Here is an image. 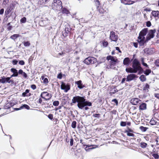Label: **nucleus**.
I'll return each mask as SVG.
<instances>
[{
	"label": "nucleus",
	"mask_w": 159,
	"mask_h": 159,
	"mask_svg": "<svg viewBox=\"0 0 159 159\" xmlns=\"http://www.w3.org/2000/svg\"><path fill=\"white\" fill-rule=\"evenodd\" d=\"M148 31V28H144L139 33L137 41L141 46L146 45V43L154 36V34L155 33L156 30L155 29L151 30L149 31L145 39L144 36L146 35Z\"/></svg>",
	"instance_id": "1"
},
{
	"label": "nucleus",
	"mask_w": 159,
	"mask_h": 159,
	"mask_svg": "<svg viewBox=\"0 0 159 159\" xmlns=\"http://www.w3.org/2000/svg\"><path fill=\"white\" fill-rule=\"evenodd\" d=\"M72 102L73 103L77 102V107L81 109H82L85 106H91L92 105L91 102L86 100L85 96H74L72 100Z\"/></svg>",
	"instance_id": "2"
},
{
	"label": "nucleus",
	"mask_w": 159,
	"mask_h": 159,
	"mask_svg": "<svg viewBox=\"0 0 159 159\" xmlns=\"http://www.w3.org/2000/svg\"><path fill=\"white\" fill-rule=\"evenodd\" d=\"M53 9L56 11H60L62 8V3L60 0H54L52 4Z\"/></svg>",
	"instance_id": "3"
},
{
	"label": "nucleus",
	"mask_w": 159,
	"mask_h": 159,
	"mask_svg": "<svg viewBox=\"0 0 159 159\" xmlns=\"http://www.w3.org/2000/svg\"><path fill=\"white\" fill-rule=\"evenodd\" d=\"M136 66L135 68V73H136L138 71V74L140 75L142 73H143V70L141 66V64L139 61L136 59Z\"/></svg>",
	"instance_id": "4"
},
{
	"label": "nucleus",
	"mask_w": 159,
	"mask_h": 159,
	"mask_svg": "<svg viewBox=\"0 0 159 159\" xmlns=\"http://www.w3.org/2000/svg\"><path fill=\"white\" fill-rule=\"evenodd\" d=\"M136 58L134 59L132 62V68L130 67L126 68L125 69L126 71L128 73H134L135 68L136 66Z\"/></svg>",
	"instance_id": "5"
},
{
	"label": "nucleus",
	"mask_w": 159,
	"mask_h": 159,
	"mask_svg": "<svg viewBox=\"0 0 159 159\" xmlns=\"http://www.w3.org/2000/svg\"><path fill=\"white\" fill-rule=\"evenodd\" d=\"M96 59L92 57H89L86 58L84 61V62L87 65L93 64L96 62Z\"/></svg>",
	"instance_id": "6"
},
{
	"label": "nucleus",
	"mask_w": 159,
	"mask_h": 159,
	"mask_svg": "<svg viewBox=\"0 0 159 159\" xmlns=\"http://www.w3.org/2000/svg\"><path fill=\"white\" fill-rule=\"evenodd\" d=\"M61 89L64 90L65 92H67L70 89V85L68 83L66 84L63 82H61Z\"/></svg>",
	"instance_id": "7"
},
{
	"label": "nucleus",
	"mask_w": 159,
	"mask_h": 159,
	"mask_svg": "<svg viewBox=\"0 0 159 159\" xmlns=\"http://www.w3.org/2000/svg\"><path fill=\"white\" fill-rule=\"evenodd\" d=\"M11 77H5L4 76L2 77V83L4 84L5 83H11V84H13L14 83V80L12 79H11Z\"/></svg>",
	"instance_id": "8"
},
{
	"label": "nucleus",
	"mask_w": 159,
	"mask_h": 159,
	"mask_svg": "<svg viewBox=\"0 0 159 159\" xmlns=\"http://www.w3.org/2000/svg\"><path fill=\"white\" fill-rule=\"evenodd\" d=\"M110 39L111 41L116 42L118 40V36L115 35L114 32L111 31L110 35Z\"/></svg>",
	"instance_id": "9"
},
{
	"label": "nucleus",
	"mask_w": 159,
	"mask_h": 159,
	"mask_svg": "<svg viewBox=\"0 0 159 159\" xmlns=\"http://www.w3.org/2000/svg\"><path fill=\"white\" fill-rule=\"evenodd\" d=\"M137 76L135 74H131L128 75L126 77V81L130 82L133 80L135 78H137Z\"/></svg>",
	"instance_id": "10"
},
{
	"label": "nucleus",
	"mask_w": 159,
	"mask_h": 159,
	"mask_svg": "<svg viewBox=\"0 0 159 159\" xmlns=\"http://www.w3.org/2000/svg\"><path fill=\"white\" fill-rule=\"evenodd\" d=\"M141 101L138 98H132L130 101V102L133 105H136Z\"/></svg>",
	"instance_id": "11"
},
{
	"label": "nucleus",
	"mask_w": 159,
	"mask_h": 159,
	"mask_svg": "<svg viewBox=\"0 0 159 159\" xmlns=\"http://www.w3.org/2000/svg\"><path fill=\"white\" fill-rule=\"evenodd\" d=\"M11 71L13 73V74L11 76V77L12 78L13 77H17L18 76V71L16 69L12 68L11 69Z\"/></svg>",
	"instance_id": "12"
},
{
	"label": "nucleus",
	"mask_w": 159,
	"mask_h": 159,
	"mask_svg": "<svg viewBox=\"0 0 159 159\" xmlns=\"http://www.w3.org/2000/svg\"><path fill=\"white\" fill-rule=\"evenodd\" d=\"M130 62L129 58L128 57H126L123 60V64L127 66H129Z\"/></svg>",
	"instance_id": "13"
},
{
	"label": "nucleus",
	"mask_w": 159,
	"mask_h": 159,
	"mask_svg": "<svg viewBox=\"0 0 159 159\" xmlns=\"http://www.w3.org/2000/svg\"><path fill=\"white\" fill-rule=\"evenodd\" d=\"M40 96L43 98H44L45 96L48 97H50V98L52 97L51 94L46 92H42Z\"/></svg>",
	"instance_id": "14"
},
{
	"label": "nucleus",
	"mask_w": 159,
	"mask_h": 159,
	"mask_svg": "<svg viewBox=\"0 0 159 159\" xmlns=\"http://www.w3.org/2000/svg\"><path fill=\"white\" fill-rule=\"evenodd\" d=\"M75 84L77 85L78 87L80 89L85 87V86L83 85L82 81L80 80L75 82Z\"/></svg>",
	"instance_id": "15"
},
{
	"label": "nucleus",
	"mask_w": 159,
	"mask_h": 159,
	"mask_svg": "<svg viewBox=\"0 0 159 159\" xmlns=\"http://www.w3.org/2000/svg\"><path fill=\"white\" fill-rule=\"evenodd\" d=\"M121 2L125 5H131L134 2L133 1L130 0H121Z\"/></svg>",
	"instance_id": "16"
},
{
	"label": "nucleus",
	"mask_w": 159,
	"mask_h": 159,
	"mask_svg": "<svg viewBox=\"0 0 159 159\" xmlns=\"http://www.w3.org/2000/svg\"><path fill=\"white\" fill-rule=\"evenodd\" d=\"M153 48H146L144 49V52L148 54H152L153 53Z\"/></svg>",
	"instance_id": "17"
},
{
	"label": "nucleus",
	"mask_w": 159,
	"mask_h": 159,
	"mask_svg": "<svg viewBox=\"0 0 159 159\" xmlns=\"http://www.w3.org/2000/svg\"><path fill=\"white\" fill-rule=\"evenodd\" d=\"M107 59L108 60H110L111 61H110V62H116V61H117V59H116V58H115L114 57L111 56H107Z\"/></svg>",
	"instance_id": "18"
},
{
	"label": "nucleus",
	"mask_w": 159,
	"mask_h": 159,
	"mask_svg": "<svg viewBox=\"0 0 159 159\" xmlns=\"http://www.w3.org/2000/svg\"><path fill=\"white\" fill-rule=\"evenodd\" d=\"M147 105L145 103H142L139 106V109L141 110H144L146 109Z\"/></svg>",
	"instance_id": "19"
},
{
	"label": "nucleus",
	"mask_w": 159,
	"mask_h": 159,
	"mask_svg": "<svg viewBox=\"0 0 159 159\" xmlns=\"http://www.w3.org/2000/svg\"><path fill=\"white\" fill-rule=\"evenodd\" d=\"M29 90L28 89H27L25 90V92H23L22 93V96L23 97H25V96H30L31 95V93H29V94H28V93L29 92Z\"/></svg>",
	"instance_id": "20"
},
{
	"label": "nucleus",
	"mask_w": 159,
	"mask_h": 159,
	"mask_svg": "<svg viewBox=\"0 0 159 159\" xmlns=\"http://www.w3.org/2000/svg\"><path fill=\"white\" fill-rule=\"evenodd\" d=\"M152 14L155 17H159V11H153L152 12Z\"/></svg>",
	"instance_id": "21"
},
{
	"label": "nucleus",
	"mask_w": 159,
	"mask_h": 159,
	"mask_svg": "<svg viewBox=\"0 0 159 159\" xmlns=\"http://www.w3.org/2000/svg\"><path fill=\"white\" fill-rule=\"evenodd\" d=\"M151 72V70L150 69H147L143 71V73L146 75H148Z\"/></svg>",
	"instance_id": "22"
},
{
	"label": "nucleus",
	"mask_w": 159,
	"mask_h": 159,
	"mask_svg": "<svg viewBox=\"0 0 159 159\" xmlns=\"http://www.w3.org/2000/svg\"><path fill=\"white\" fill-rule=\"evenodd\" d=\"M20 36V35L19 34H14L10 37V38L15 40L17 38H18Z\"/></svg>",
	"instance_id": "23"
},
{
	"label": "nucleus",
	"mask_w": 159,
	"mask_h": 159,
	"mask_svg": "<svg viewBox=\"0 0 159 159\" xmlns=\"http://www.w3.org/2000/svg\"><path fill=\"white\" fill-rule=\"evenodd\" d=\"M61 9V12L62 13H65L67 14L69 12V11L67 9H66L65 8L62 7V8Z\"/></svg>",
	"instance_id": "24"
},
{
	"label": "nucleus",
	"mask_w": 159,
	"mask_h": 159,
	"mask_svg": "<svg viewBox=\"0 0 159 159\" xmlns=\"http://www.w3.org/2000/svg\"><path fill=\"white\" fill-rule=\"evenodd\" d=\"M149 88V85L147 83L145 85L143 86V90L148 91V89Z\"/></svg>",
	"instance_id": "25"
},
{
	"label": "nucleus",
	"mask_w": 159,
	"mask_h": 159,
	"mask_svg": "<svg viewBox=\"0 0 159 159\" xmlns=\"http://www.w3.org/2000/svg\"><path fill=\"white\" fill-rule=\"evenodd\" d=\"M139 78L140 79V80L143 82L145 81L146 80V78L145 76L143 75H141L139 77Z\"/></svg>",
	"instance_id": "26"
},
{
	"label": "nucleus",
	"mask_w": 159,
	"mask_h": 159,
	"mask_svg": "<svg viewBox=\"0 0 159 159\" xmlns=\"http://www.w3.org/2000/svg\"><path fill=\"white\" fill-rule=\"evenodd\" d=\"M86 147L85 148V149L86 151H88L90 149H92L93 148L92 147V145H86Z\"/></svg>",
	"instance_id": "27"
},
{
	"label": "nucleus",
	"mask_w": 159,
	"mask_h": 159,
	"mask_svg": "<svg viewBox=\"0 0 159 159\" xmlns=\"http://www.w3.org/2000/svg\"><path fill=\"white\" fill-rule=\"evenodd\" d=\"M40 24L41 25L45 26H46L47 24L46 21L45 20H42L40 22Z\"/></svg>",
	"instance_id": "28"
},
{
	"label": "nucleus",
	"mask_w": 159,
	"mask_h": 159,
	"mask_svg": "<svg viewBox=\"0 0 159 159\" xmlns=\"http://www.w3.org/2000/svg\"><path fill=\"white\" fill-rule=\"evenodd\" d=\"M147 145V144L144 142H141L140 143V146L143 148H146Z\"/></svg>",
	"instance_id": "29"
},
{
	"label": "nucleus",
	"mask_w": 159,
	"mask_h": 159,
	"mask_svg": "<svg viewBox=\"0 0 159 159\" xmlns=\"http://www.w3.org/2000/svg\"><path fill=\"white\" fill-rule=\"evenodd\" d=\"M79 22L80 23H87L88 22V20H86L84 18H80L79 20Z\"/></svg>",
	"instance_id": "30"
},
{
	"label": "nucleus",
	"mask_w": 159,
	"mask_h": 159,
	"mask_svg": "<svg viewBox=\"0 0 159 159\" xmlns=\"http://www.w3.org/2000/svg\"><path fill=\"white\" fill-rule=\"evenodd\" d=\"M71 30V28L70 27V26H68V27H66L65 28L64 31L70 34Z\"/></svg>",
	"instance_id": "31"
},
{
	"label": "nucleus",
	"mask_w": 159,
	"mask_h": 159,
	"mask_svg": "<svg viewBox=\"0 0 159 159\" xmlns=\"http://www.w3.org/2000/svg\"><path fill=\"white\" fill-rule=\"evenodd\" d=\"M148 129V128L144 127L143 126H141L139 127V129L143 132H145L146 131H147V129Z\"/></svg>",
	"instance_id": "32"
},
{
	"label": "nucleus",
	"mask_w": 159,
	"mask_h": 159,
	"mask_svg": "<svg viewBox=\"0 0 159 159\" xmlns=\"http://www.w3.org/2000/svg\"><path fill=\"white\" fill-rule=\"evenodd\" d=\"M118 91V90L117 89H114V90H111L110 92L109 93V94L111 95H112V94H114L116 93Z\"/></svg>",
	"instance_id": "33"
},
{
	"label": "nucleus",
	"mask_w": 159,
	"mask_h": 159,
	"mask_svg": "<svg viewBox=\"0 0 159 159\" xmlns=\"http://www.w3.org/2000/svg\"><path fill=\"white\" fill-rule=\"evenodd\" d=\"M50 0H40L39 1V3L41 4L42 3H46Z\"/></svg>",
	"instance_id": "34"
},
{
	"label": "nucleus",
	"mask_w": 159,
	"mask_h": 159,
	"mask_svg": "<svg viewBox=\"0 0 159 159\" xmlns=\"http://www.w3.org/2000/svg\"><path fill=\"white\" fill-rule=\"evenodd\" d=\"M76 122L75 121H73L71 124V127L73 128H75L76 127Z\"/></svg>",
	"instance_id": "35"
},
{
	"label": "nucleus",
	"mask_w": 159,
	"mask_h": 159,
	"mask_svg": "<svg viewBox=\"0 0 159 159\" xmlns=\"http://www.w3.org/2000/svg\"><path fill=\"white\" fill-rule=\"evenodd\" d=\"M157 121L153 119H152L150 122V123L152 125H154L156 124Z\"/></svg>",
	"instance_id": "36"
},
{
	"label": "nucleus",
	"mask_w": 159,
	"mask_h": 159,
	"mask_svg": "<svg viewBox=\"0 0 159 159\" xmlns=\"http://www.w3.org/2000/svg\"><path fill=\"white\" fill-rule=\"evenodd\" d=\"M21 107H22V109H23V108H25V109L29 110L30 109V107L27 104H23L22 106H21Z\"/></svg>",
	"instance_id": "37"
},
{
	"label": "nucleus",
	"mask_w": 159,
	"mask_h": 159,
	"mask_svg": "<svg viewBox=\"0 0 159 159\" xmlns=\"http://www.w3.org/2000/svg\"><path fill=\"white\" fill-rule=\"evenodd\" d=\"M24 45L25 47H29L30 46V44L29 41L24 42H23Z\"/></svg>",
	"instance_id": "38"
},
{
	"label": "nucleus",
	"mask_w": 159,
	"mask_h": 159,
	"mask_svg": "<svg viewBox=\"0 0 159 159\" xmlns=\"http://www.w3.org/2000/svg\"><path fill=\"white\" fill-rule=\"evenodd\" d=\"M12 105L9 103L7 104L4 106V108L5 109H8L11 107Z\"/></svg>",
	"instance_id": "39"
},
{
	"label": "nucleus",
	"mask_w": 159,
	"mask_h": 159,
	"mask_svg": "<svg viewBox=\"0 0 159 159\" xmlns=\"http://www.w3.org/2000/svg\"><path fill=\"white\" fill-rule=\"evenodd\" d=\"M11 10L10 9L7 8L5 12V15L7 16V15L9 14V13L10 12Z\"/></svg>",
	"instance_id": "40"
},
{
	"label": "nucleus",
	"mask_w": 159,
	"mask_h": 159,
	"mask_svg": "<svg viewBox=\"0 0 159 159\" xmlns=\"http://www.w3.org/2000/svg\"><path fill=\"white\" fill-rule=\"evenodd\" d=\"M59 104V102L58 101H54L53 103V105L55 106H58Z\"/></svg>",
	"instance_id": "41"
},
{
	"label": "nucleus",
	"mask_w": 159,
	"mask_h": 159,
	"mask_svg": "<svg viewBox=\"0 0 159 159\" xmlns=\"http://www.w3.org/2000/svg\"><path fill=\"white\" fill-rule=\"evenodd\" d=\"M62 34L63 36L64 37H66L67 35H68L69 34V33H68L67 32H66V31H62Z\"/></svg>",
	"instance_id": "42"
},
{
	"label": "nucleus",
	"mask_w": 159,
	"mask_h": 159,
	"mask_svg": "<svg viewBox=\"0 0 159 159\" xmlns=\"http://www.w3.org/2000/svg\"><path fill=\"white\" fill-rule=\"evenodd\" d=\"M26 20V19L25 17L22 18L20 20V21L22 23H25Z\"/></svg>",
	"instance_id": "43"
},
{
	"label": "nucleus",
	"mask_w": 159,
	"mask_h": 159,
	"mask_svg": "<svg viewBox=\"0 0 159 159\" xmlns=\"http://www.w3.org/2000/svg\"><path fill=\"white\" fill-rule=\"evenodd\" d=\"M103 46L104 47H107L108 45V43L106 41H103L102 42Z\"/></svg>",
	"instance_id": "44"
},
{
	"label": "nucleus",
	"mask_w": 159,
	"mask_h": 159,
	"mask_svg": "<svg viewBox=\"0 0 159 159\" xmlns=\"http://www.w3.org/2000/svg\"><path fill=\"white\" fill-rule=\"evenodd\" d=\"M152 156L155 159L159 158V156L158 154L154 153L152 155Z\"/></svg>",
	"instance_id": "45"
},
{
	"label": "nucleus",
	"mask_w": 159,
	"mask_h": 159,
	"mask_svg": "<svg viewBox=\"0 0 159 159\" xmlns=\"http://www.w3.org/2000/svg\"><path fill=\"white\" fill-rule=\"evenodd\" d=\"M125 132L127 133H128V132L129 133L134 132V131L133 130L129 128L127 130H125Z\"/></svg>",
	"instance_id": "46"
},
{
	"label": "nucleus",
	"mask_w": 159,
	"mask_h": 159,
	"mask_svg": "<svg viewBox=\"0 0 159 159\" xmlns=\"http://www.w3.org/2000/svg\"><path fill=\"white\" fill-rule=\"evenodd\" d=\"M156 66H159V59H157L155 62Z\"/></svg>",
	"instance_id": "47"
},
{
	"label": "nucleus",
	"mask_w": 159,
	"mask_h": 159,
	"mask_svg": "<svg viewBox=\"0 0 159 159\" xmlns=\"http://www.w3.org/2000/svg\"><path fill=\"white\" fill-rule=\"evenodd\" d=\"M126 122L124 121H121L120 123V125L122 126H126Z\"/></svg>",
	"instance_id": "48"
},
{
	"label": "nucleus",
	"mask_w": 159,
	"mask_h": 159,
	"mask_svg": "<svg viewBox=\"0 0 159 159\" xmlns=\"http://www.w3.org/2000/svg\"><path fill=\"white\" fill-rule=\"evenodd\" d=\"M100 115L99 114H94L93 115V116L96 118H99L100 117Z\"/></svg>",
	"instance_id": "49"
},
{
	"label": "nucleus",
	"mask_w": 159,
	"mask_h": 159,
	"mask_svg": "<svg viewBox=\"0 0 159 159\" xmlns=\"http://www.w3.org/2000/svg\"><path fill=\"white\" fill-rule=\"evenodd\" d=\"M48 82V80L47 78H45V79L43 80V83L44 84H47Z\"/></svg>",
	"instance_id": "50"
},
{
	"label": "nucleus",
	"mask_w": 159,
	"mask_h": 159,
	"mask_svg": "<svg viewBox=\"0 0 159 159\" xmlns=\"http://www.w3.org/2000/svg\"><path fill=\"white\" fill-rule=\"evenodd\" d=\"M19 64L21 65H25V63L24 61L20 60L19 61Z\"/></svg>",
	"instance_id": "51"
},
{
	"label": "nucleus",
	"mask_w": 159,
	"mask_h": 159,
	"mask_svg": "<svg viewBox=\"0 0 159 159\" xmlns=\"http://www.w3.org/2000/svg\"><path fill=\"white\" fill-rule=\"evenodd\" d=\"M127 135L129 136L134 137L135 135L134 134L131 133H127Z\"/></svg>",
	"instance_id": "52"
},
{
	"label": "nucleus",
	"mask_w": 159,
	"mask_h": 159,
	"mask_svg": "<svg viewBox=\"0 0 159 159\" xmlns=\"http://www.w3.org/2000/svg\"><path fill=\"white\" fill-rule=\"evenodd\" d=\"M18 62V61L16 59L13 60L12 61V63L14 65H16Z\"/></svg>",
	"instance_id": "53"
},
{
	"label": "nucleus",
	"mask_w": 159,
	"mask_h": 159,
	"mask_svg": "<svg viewBox=\"0 0 159 159\" xmlns=\"http://www.w3.org/2000/svg\"><path fill=\"white\" fill-rule=\"evenodd\" d=\"M73 138L71 137V138L70 139V145L71 146H72L73 144Z\"/></svg>",
	"instance_id": "54"
},
{
	"label": "nucleus",
	"mask_w": 159,
	"mask_h": 159,
	"mask_svg": "<svg viewBox=\"0 0 159 159\" xmlns=\"http://www.w3.org/2000/svg\"><path fill=\"white\" fill-rule=\"evenodd\" d=\"M22 75H23V77L24 78L27 79L28 76L25 72H24Z\"/></svg>",
	"instance_id": "55"
},
{
	"label": "nucleus",
	"mask_w": 159,
	"mask_h": 159,
	"mask_svg": "<svg viewBox=\"0 0 159 159\" xmlns=\"http://www.w3.org/2000/svg\"><path fill=\"white\" fill-rule=\"evenodd\" d=\"M62 74L61 73L59 74L58 75H57V78H58V79H61L62 78Z\"/></svg>",
	"instance_id": "56"
},
{
	"label": "nucleus",
	"mask_w": 159,
	"mask_h": 159,
	"mask_svg": "<svg viewBox=\"0 0 159 159\" xmlns=\"http://www.w3.org/2000/svg\"><path fill=\"white\" fill-rule=\"evenodd\" d=\"M48 118L50 120H52L53 118V115L52 114H50L48 116Z\"/></svg>",
	"instance_id": "57"
},
{
	"label": "nucleus",
	"mask_w": 159,
	"mask_h": 159,
	"mask_svg": "<svg viewBox=\"0 0 159 159\" xmlns=\"http://www.w3.org/2000/svg\"><path fill=\"white\" fill-rule=\"evenodd\" d=\"M146 25L148 27H150L151 25V22L150 21H148L146 22Z\"/></svg>",
	"instance_id": "58"
},
{
	"label": "nucleus",
	"mask_w": 159,
	"mask_h": 159,
	"mask_svg": "<svg viewBox=\"0 0 159 159\" xmlns=\"http://www.w3.org/2000/svg\"><path fill=\"white\" fill-rule=\"evenodd\" d=\"M112 102H114L116 104V105H117L118 104V101L116 99H114L112 100Z\"/></svg>",
	"instance_id": "59"
},
{
	"label": "nucleus",
	"mask_w": 159,
	"mask_h": 159,
	"mask_svg": "<svg viewBox=\"0 0 159 159\" xmlns=\"http://www.w3.org/2000/svg\"><path fill=\"white\" fill-rule=\"evenodd\" d=\"M24 72L23 71V70L21 69L19 70L18 71V74L20 75H22Z\"/></svg>",
	"instance_id": "60"
},
{
	"label": "nucleus",
	"mask_w": 159,
	"mask_h": 159,
	"mask_svg": "<svg viewBox=\"0 0 159 159\" xmlns=\"http://www.w3.org/2000/svg\"><path fill=\"white\" fill-rule=\"evenodd\" d=\"M31 87L34 90L36 88V86L35 84L32 85L31 86Z\"/></svg>",
	"instance_id": "61"
},
{
	"label": "nucleus",
	"mask_w": 159,
	"mask_h": 159,
	"mask_svg": "<svg viewBox=\"0 0 159 159\" xmlns=\"http://www.w3.org/2000/svg\"><path fill=\"white\" fill-rule=\"evenodd\" d=\"M8 2V0H3V4L4 5H6Z\"/></svg>",
	"instance_id": "62"
},
{
	"label": "nucleus",
	"mask_w": 159,
	"mask_h": 159,
	"mask_svg": "<svg viewBox=\"0 0 159 159\" xmlns=\"http://www.w3.org/2000/svg\"><path fill=\"white\" fill-rule=\"evenodd\" d=\"M126 78H123L122 79L121 81V84H123L124 83L125 81L126 80Z\"/></svg>",
	"instance_id": "63"
},
{
	"label": "nucleus",
	"mask_w": 159,
	"mask_h": 159,
	"mask_svg": "<svg viewBox=\"0 0 159 159\" xmlns=\"http://www.w3.org/2000/svg\"><path fill=\"white\" fill-rule=\"evenodd\" d=\"M110 66H111H111H114L115 65L116 63V62H110Z\"/></svg>",
	"instance_id": "64"
}]
</instances>
